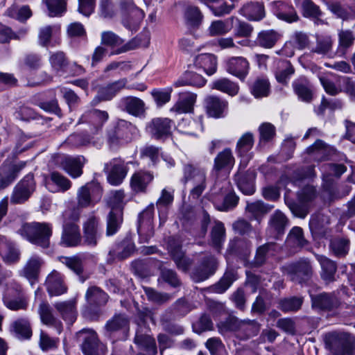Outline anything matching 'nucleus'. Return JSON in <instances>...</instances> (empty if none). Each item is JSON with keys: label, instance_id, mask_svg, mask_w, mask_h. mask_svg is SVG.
Masks as SVG:
<instances>
[{"label": "nucleus", "instance_id": "nucleus-26", "mask_svg": "<svg viewBox=\"0 0 355 355\" xmlns=\"http://www.w3.org/2000/svg\"><path fill=\"white\" fill-rule=\"evenodd\" d=\"M46 286L50 295H60L67 291V286L63 283L60 273L53 271L46 280Z\"/></svg>", "mask_w": 355, "mask_h": 355}, {"label": "nucleus", "instance_id": "nucleus-24", "mask_svg": "<svg viewBox=\"0 0 355 355\" xmlns=\"http://www.w3.org/2000/svg\"><path fill=\"white\" fill-rule=\"evenodd\" d=\"M76 300L73 298L67 301L58 302L53 306L63 320L72 324L76 319Z\"/></svg>", "mask_w": 355, "mask_h": 355}, {"label": "nucleus", "instance_id": "nucleus-36", "mask_svg": "<svg viewBox=\"0 0 355 355\" xmlns=\"http://www.w3.org/2000/svg\"><path fill=\"white\" fill-rule=\"evenodd\" d=\"M38 313L43 324L48 326H55L60 329L61 322L54 316L52 308L47 302H42L40 304Z\"/></svg>", "mask_w": 355, "mask_h": 355}, {"label": "nucleus", "instance_id": "nucleus-53", "mask_svg": "<svg viewBox=\"0 0 355 355\" xmlns=\"http://www.w3.org/2000/svg\"><path fill=\"white\" fill-rule=\"evenodd\" d=\"M333 40L329 35H319L317 36L316 46L313 49V52L326 55L332 49Z\"/></svg>", "mask_w": 355, "mask_h": 355}, {"label": "nucleus", "instance_id": "nucleus-25", "mask_svg": "<svg viewBox=\"0 0 355 355\" xmlns=\"http://www.w3.org/2000/svg\"><path fill=\"white\" fill-rule=\"evenodd\" d=\"M0 254L3 260L10 264L17 262L20 257V253L14 244L3 236H0Z\"/></svg>", "mask_w": 355, "mask_h": 355}, {"label": "nucleus", "instance_id": "nucleus-19", "mask_svg": "<svg viewBox=\"0 0 355 355\" xmlns=\"http://www.w3.org/2000/svg\"><path fill=\"white\" fill-rule=\"evenodd\" d=\"M207 114L214 118H223L228 110V102L216 96H209L206 99Z\"/></svg>", "mask_w": 355, "mask_h": 355}, {"label": "nucleus", "instance_id": "nucleus-14", "mask_svg": "<svg viewBox=\"0 0 355 355\" xmlns=\"http://www.w3.org/2000/svg\"><path fill=\"white\" fill-rule=\"evenodd\" d=\"M85 163L86 159L83 156L61 157L62 170L72 178H78L83 175V168Z\"/></svg>", "mask_w": 355, "mask_h": 355}, {"label": "nucleus", "instance_id": "nucleus-37", "mask_svg": "<svg viewBox=\"0 0 355 355\" xmlns=\"http://www.w3.org/2000/svg\"><path fill=\"white\" fill-rule=\"evenodd\" d=\"M125 110L135 116H140L145 112L144 102L137 97L129 96L123 100Z\"/></svg>", "mask_w": 355, "mask_h": 355}, {"label": "nucleus", "instance_id": "nucleus-33", "mask_svg": "<svg viewBox=\"0 0 355 355\" xmlns=\"http://www.w3.org/2000/svg\"><path fill=\"white\" fill-rule=\"evenodd\" d=\"M195 64L199 68H202L207 74H213L217 67V59L214 54L202 53L196 56Z\"/></svg>", "mask_w": 355, "mask_h": 355}, {"label": "nucleus", "instance_id": "nucleus-39", "mask_svg": "<svg viewBox=\"0 0 355 355\" xmlns=\"http://www.w3.org/2000/svg\"><path fill=\"white\" fill-rule=\"evenodd\" d=\"M270 90V85L268 80L263 77H259L252 83L250 92L257 98L266 97Z\"/></svg>", "mask_w": 355, "mask_h": 355}, {"label": "nucleus", "instance_id": "nucleus-46", "mask_svg": "<svg viewBox=\"0 0 355 355\" xmlns=\"http://www.w3.org/2000/svg\"><path fill=\"white\" fill-rule=\"evenodd\" d=\"M49 180L57 187V191L65 192L69 190L72 185L69 179L57 171L50 173Z\"/></svg>", "mask_w": 355, "mask_h": 355}, {"label": "nucleus", "instance_id": "nucleus-29", "mask_svg": "<svg viewBox=\"0 0 355 355\" xmlns=\"http://www.w3.org/2000/svg\"><path fill=\"white\" fill-rule=\"evenodd\" d=\"M144 17V12L135 5L130 3L128 8L126 16L123 19V25L128 29L133 31L137 28Z\"/></svg>", "mask_w": 355, "mask_h": 355}, {"label": "nucleus", "instance_id": "nucleus-2", "mask_svg": "<svg viewBox=\"0 0 355 355\" xmlns=\"http://www.w3.org/2000/svg\"><path fill=\"white\" fill-rule=\"evenodd\" d=\"M331 355H355V336L345 331H331L324 336Z\"/></svg>", "mask_w": 355, "mask_h": 355}, {"label": "nucleus", "instance_id": "nucleus-11", "mask_svg": "<svg viewBox=\"0 0 355 355\" xmlns=\"http://www.w3.org/2000/svg\"><path fill=\"white\" fill-rule=\"evenodd\" d=\"M154 214V205L151 204L139 216L138 233L144 242L148 243L153 236L152 220Z\"/></svg>", "mask_w": 355, "mask_h": 355}, {"label": "nucleus", "instance_id": "nucleus-32", "mask_svg": "<svg viewBox=\"0 0 355 355\" xmlns=\"http://www.w3.org/2000/svg\"><path fill=\"white\" fill-rule=\"evenodd\" d=\"M175 128V123L168 118L153 119L147 125V130L152 133H171Z\"/></svg>", "mask_w": 355, "mask_h": 355}, {"label": "nucleus", "instance_id": "nucleus-61", "mask_svg": "<svg viewBox=\"0 0 355 355\" xmlns=\"http://www.w3.org/2000/svg\"><path fill=\"white\" fill-rule=\"evenodd\" d=\"M236 279L234 272L232 271L225 273L223 278L212 287V290L218 293H224Z\"/></svg>", "mask_w": 355, "mask_h": 355}, {"label": "nucleus", "instance_id": "nucleus-1", "mask_svg": "<svg viewBox=\"0 0 355 355\" xmlns=\"http://www.w3.org/2000/svg\"><path fill=\"white\" fill-rule=\"evenodd\" d=\"M17 233L30 243L47 248L50 245L52 225L46 223H25L17 230Z\"/></svg>", "mask_w": 355, "mask_h": 355}, {"label": "nucleus", "instance_id": "nucleus-21", "mask_svg": "<svg viewBox=\"0 0 355 355\" xmlns=\"http://www.w3.org/2000/svg\"><path fill=\"white\" fill-rule=\"evenodd\" d=\"M99 236L98 220L95 216H91L84 225V243L88 246H96Z\"/></svg>", "mask_w": 355, "mask_h": 355}, {"label": "nucleus", "instance_id": "nucleus-4", "mask_svg": "<svg viewBox=\"0 0 355 355\" xmlns=\"http://www.w3.org/2000/svg\"><path fill=\"white\" fill-rule=\"evenodd\" d=\"M77 338L82 340L81 349L85 355H105V346L99 342L94 331L83 329L77 333Z\"/></svg>", "mask_w": 355, "mask_h": 355}, {"label": "nucleus", "instance_id": "nucleus-38", "mask_svg": "<svg viewBox=\"0 0 355 355\" xmlns=\"http://www.w3.org/2000/svg\"><path fill=\"white\" fill-rule=\"evenodd\" d=\"M241 14L249 20L259 21L264 16L263 6L258 2L248 3L241 9Z\"/></svg>", "mask_w": 355, "mask_h": 355}, {"label": "nucleus", "instance_id": "nucleus-48", "mask_svg": "<svg viewBox=\"0 0 355 355\" xmlns=\"http://www.w3.org/2000/svg\"><path fill=\"white\" fill-rule=\"evenodd\" d=\"M354 36L349 31H341L338 34V46L337 53L340 55H344L346 51L354 43Z\"/></svg>", "mask_w": 355, "mask_h": 355}, {"label": "nucleus", "instance_id": "nucleus-17", "mask_svg": "<svg viewBox=\"0 0 355 355\" xmlns=\"http://www.w3.org/2000/svg\"><path fill=\"white\" fill-rule=\"evenodd\" d=\"M315 257L321 267L320 277L325 284L335 282L337 271L336 263L323 255L316 254Z\"/></svg>", "mask_w": 355, "mask_h": 355}, {"label": "nucleus", "instance_id": "nucleus-58", "mask_svg": "<svg viewBox=\"0 0 355 355\" xmlns=\"http://www.w3.org/2000/svg\"><path fill=\"white\" fill-rule=\"evenodd\" d=\"M346 80L347 78L342 77L337 79L336 83H334L329 78L324 77L320 78V83L322 85L325 92L327 94L333 96L336 95L341 92L340 83L341 81H345Z\"/></svg>", "mask_w": 355, "mask_h": 355}, {"label": "nucleus", "instance_id": "nucleus-41", "mask_svg": "<svg viewBox=\"0 0 355 355\" xmlns=\"http://www.w3.org/2000/svg\"><path fill=\"white\" fill-rule=\"evenodd\" d=\"M234 164V158L230 148H225L219 153L214 159V170L220 171L225 168L232 167Z\"/></svg>", "mask_w": 355, "mask_h": 355}, {"label": "nucleus", "instance_id": "nucleus-47", "mask_svg": "<svg viewBox=\"0 0 355 355\" xmlns=\"http://www.w3.org/2000/svg\"><path fill=\"white\" fill-rule=\"evenodd\" d=\"M273 208V206L264 204L261 201L248 203L246 210L251 214V216L256 220L268 213Z\"/></svg>", "mask_w": 355, "mask_h": 355}, {"label": "nucleus", "instance_id": "nucleus-12", "mask_svg": "<svg viewBox=\"0 0 355 355\" xmlns=\"http://www.w3.org/2000/svg\"><path fill=\"white\" fill-rule=\"evenodd\" d=\"M217 261L213 256L205 257L192 272V278L196 282H202L212 275L217 268Z\"/></svg>", "mask_w": 355, "mask_h": 355}, {"label": "nucleus", "instance_id": "nucleus-55", "mask_svg": "<svg viewBox=\"0 0 355 355\" xmlns=\"http://www.w3.org/2000/svg\"><path fill=\"white\" fill-rule=\"evenodd\" d=\"M3 302L7 308L12 311L26 310L28 306L27 299L24 295H19L15 298L6 296Z\"/></svg>", "mask_w": 355, "mask_h": 355}, {"label": "nucleus", "instance_id": "nucleus-63", "mask_svg": "<svg viewBox=\"0 0 355 355\" xmlns=\"http://www.w3.org/2000/svg\"><path fill=\"white\" fill-rule=\"evenodd\" d=\"M55 29V26L49 25L40 28L38 33V42L40 45L42 46H48L50 45Z\"/></svg>", "mask_w": 355, "mask_h": 355}, {"label": "nucleus", "instance_id": "nucleus-34", "mask_svg": "<svg viewBox=\"0 0 355 355\" xmlns=\"http://www.w3.org/2000/svg\"><path fill=\"white\" fill-rule=\"evenodd\" d=\"M123 222L122 209L119 207H112L107 216V236L114 234L119 229Z\"/></svg>", "mask_w": 355, "mask_h": 355}, {"label": "nucleus", "instance_id": "nucleus-59", "mask_svg": "<svg viewBox=\"0 0 355 355\" xmlns=\"http://www.w3.org/2000/svg\"><path fill=\"white\" fill-rule=\"evenodd\" d=\"M172 92L173 89L171 87L162 89H155L151 92V95L156 105L162 107L170 101Z\"/></svg>", "mask_w": 355, "mask_h": 355}, {"label": "nucleus", "instance_id": "nucleus-16", "mask_svg": "<svg viewBox=\"0 0 355 355\" xmlns=\"http://www.w3.org/2000/svg\"><path fill=\"white\" fill-rule=\"evenodd\" d=\"M127 83L126 78H121L106 86L100 87L93 101L98 103L102 101L111 100L121 89L125 87Z\"/></svg>", "mask_w": 355, "mask_h": 355}, {"label": "nucleus", "instance_id": "nucleus-20", "mask_svg": "<svg viewBox=\"0 0 355 355\" xmlns=\"http://www.w3.org/2000/svg\"><path fill=\"white\" fill-rule=\"evenodd\" d=\"M256 173L254 170L247 171H239L234 177V180L239 189L244 194L252 195L254 192V180Z\"/></svg>", "mask_w": 355, "mask_h": 355}, {"label": "nucleus", "instance_id": "nucleus-9", "mask_svg": "<svg viewBox=\"0 0 355 355\" xmlns=\"http://www.w3.org/2000/svg\"><path fill=\"white\" fill-rule=\"evenodd\" d=\"M26 165V162L12 164L8 161H5L0 166V191L11 184Z\"/></svg>", "mask_w": 355, "mask_h": 355}, {"label": "nucleus", "instance_id": "nucleus-49", "mask_svg": "<svg viewBox=\"0 0 355 355\" xmlns=\"http://www.w3.org/2000/svg\"><path fill=\"white\" fill-rule=\"evenodd\" d=\"M231 29L232 26L228 24L227 21L215 20L207 28V33L209 36L215 37L226 35Z\"/></svg>", "mask_w": 355, "mask_h": 355}, {"label": "nucleus", "instance_id": "nucleus-10", "mask_svg": "<svg viewBox=\"0 0 355 355\" xmlns=\"http://www.w3.org/2000/svg\"><path fill=\"white\" fill-rule=\"evenodd\" d=\"M311 299L312 306L322 311H334L340 306V301L335 292L311 295Z\"/></svg>", "mask_w": 355, "mask_h": 355}, {"label": "nucleus", "instance_id": "nucleus-30", "mask_svg": "<svg viewBox=\"0 0 355 355\" xmlns=\"http://www.w3.org/2000/svg\"><path fill=\"white\" fill-rule=\"evenodd\" d=\"M11 333L20 340H28L32 336V329L27 319L20 318L14 321L10 326Z\"/></svg>", "mask_w": 355, "mask_h": 355}, {"label": "nucleus", "instance_id": "nucleus-35", "mask_svg": "<svg viewBox=\"0 0 355 355\" xmlns=\"http://www.w3.org/2000/svg\"><path fill=\"white\" fill-rule=\"evenodd\" d=\"M260 326L255 320H241L236 337L241 340H247L256 336Z\"/></svg>", "mask_w": 355, "mask_h": 355}, {"label": "nucleus", "instance_id": "nucleus-7", "mask_svg": "<svg viewBox=\"0 0 355 355\" xmlns=\"http://www.w3.org/2000/svg\"><path fill=\"white\" fill-rule=\"evenodd\" d=\"M127 165L128 163L120 158H114L105 164L104 171L110 184L118 186L123 182L128 171Z\"/></svg>", "mask_w": 355, "mask_h": 355}, {"label": "nucleus", "instance_id": "nucleus-15", "mask_svg": "<svg viewBox=\"0 0 355 355\" xmlns=\"http://www.w3.org/2000/svg\"><path fill=\"white\" fill-rule=\"evenodd\" d=\"M249 69V62L243 57H231L226 61L227 71L241 80H243L247 76Z\"/></svg>", "mask_w": 355, "mask_h": 355}, {"label": "nucleus", "instance_id": "nucleus-64", "mask_svg": "<svg viewBox=\"0 0 355 355\" xmlns=\"http://www.w3.org/2000/svg\"><path fill=\"white\" fill-rule=\"evenodd\" d=\"M287 242L296 246H304L306 241L304 238L302 229L299 227H293L288 234Z\"/></svg>", "mask_w": 355, "mask_h": 355}, {"label": "nucleus", "instance_id": "nucleus-60", "mask_svg": "<svg viewBox=\"0 0 355 355\" xmlns=\"http://www.w3.org/2000/svg\"><path fill=\"white\" fill-rule=\"evenodd\" d=\"M331 249L339 257H345L349 251V241L345 239H336L331 241Z\"/></svg>", "mask_w": 355, "mask_h": 355}, {"label": "nucleus", "instance_id": "nucleus-51", "mask_svg": "<svg viewBox=\"0 0 355 355\" xmlns=\"http://www.w3.org/2000/svg\"><path fill=\"white\" fill-rule=\"evenodd\" d=\"M240 320L234 316L227 317L224 321L220 322L218 324V329L220 334H224L229 331H234L237 335L239 326L241 324Z\"/></svg>", "mask_w": 355, "mask_h": 355}, {"label": "nucleus", "instance_id": "nucleus-22", "mask_svg": "<svg viewBox=\"0 0 355 355\" xmlns=\"http://www.w3.org/2000/svg\"><path fill=\"white\" fill-rule=\"evenodd\" d=\"M43 264V260L38 256H32L26 262L20 272V275L26 278L31 284H33L38 279L40 268Z\"/></svg>", "mask_w": 355, "mask_h": 355}, {"label": "nucleus", "instance_id": "nucleus-50", "mask_svg": "<svg viewBox=\"0 0 355 355\" xmlns=\"http://www.w3.org/2000/svg\"><path fill=\"white\" fill-rule=\"evenodd\" d=\"M302 303L303 297H291L279 300L278 307L284 312L296 311L301 308Z\"/></svg>", "mask_w": 355, "mask_h": 355}, {"label": "nucleus", "instance_id": "nucleus-6", "mask_svg": "<svg viewBox=\"0 0 355 355\" xmlns=\"http://www.w3.org/2000/svg\"><path fill=\"white\" fill-rule=\"evenodd\" d=\"M35 190L33 175L29 173L21 180L14 187L10 196L12 204H22L29 199Z\"/></svg>", "mask_w": 355, "mask_h": 355}, {"label": "nucleus", "instance_id": "nucleus-44", "mask_svg": "<svg viewBox=\"0 0 355 355\" xmlns=\"http://www.w3.org/2000/svg\"><path fill=\"white\" fill-rule=\"evenodd\" d=\"M294 68L287 60L279 61L275 72V77L279 83L286 84L290 77L294 73Z\"/></svg>", "mask_w": 355, "mask_h": 355}, {"label": "nucleus", "instance_id": "nucleus-57", "mask_svg": "<svg viewBox=\"0 0 355 355\" xmlns=\"http://www.w3.org/2000/svg\"><path fill=\"white\" fill-rule=\"evenodd\" d=\"M50 17L61 15L66 11L67 0H44Z\"/></svg>", "mask_w": 355, "mask_h": 355}, {"label": "nucleus", "instance_id": "nucleus-45", "mask_svg": "<svg viewBox=\"0 0 355 355\" xmlns=\"http://www.w3.org/2000/svg\"><path fill=\"white\" fill-rule=\"evenodd\" d=\"M279 38V35L272 31H263L259 33L257 43L264 48H272Z\"/></svg>", "mask_w": 355, "mask_h": 355}, {"label": "nucleus", "instance_id": "nucleus-8", "mask_svg": "<svg viewBox=\"0 0 355 355\" xmlns=\"http://www.w3.org/2000/svg\"><path fill=\"white\" fill-rule=\"evenodd\" d=\"M286 270L291 279L299 284L308 281L313 273L311 264L306 259L288 265Z\"/></svg>", "mask_w": 355, "mask_h": 355}, {"label": "nucleus", "instance_id": "nucleus-3", "mask_svg": "<svg viewBox=\"0 0 355 355\" xmlns=\"http://www.w3.org/2000/svg\"><path fill=\"white\" fill-rule=\"evenodd\" d=\"M79 212L76 209L69 208L62 215V243L67 246H76L80 243V234L76 222L79 219Z\"/></svg>", "mask_w": 355, "mask_h": 355}, {"label": "nucleus", "instance_id": "nucleus-18", "mask_svg": "<svg viewBox=\"0 0 355 355\" xmlns=\"http://www.w3.org/2000/svg\"><path fill=\"white\" fill-rule=\"evenodd\" d=\"M168 248L177 267L182 270H187L192 264V261L184 255L181 245L176 243L174 239H171L168 242Z\"/></svg>", "mask_w": 355, "mask_h": 355}, {"label": "nucleus", "instance_id": "nucleus-56", "mask_svg": "<svg viewBox=\"0 0 355 355\" xmlns=\"http://www.w3.org/2000/svg\"><path fill=\"white\" fill-rule=\"evenodd\" d=\"M49 62L52 69L56 72L64 71L68 65L65 55L62 51L52 53L49 58Z\"/></svg>", "mask_w": 355, "mask_h": 355}, {"label": "nucleus", "instance_id": "nucleus-27", "mask_svg": "<svg viewBox=\"0 0 355 355\" xmlns=\"http://www.w3.org/2000/svg\"><path fill=\"white\" fill-rule=\"evenodd\" d=\"M109 114L106 111L97 109L91 110L83 116V120L88 121L94 126V130H101L104 123L108 120Z\"/></svg>", "mask_w": 355, "mask_h": 355}, {"label": "nucleus", "instance_id": "nucleus-31", "mask_svg": "<svg viewBox=\"0 0 355 355\" xmlns=\"http://www.w3.org/2000/svg\"><path fill=\"white\" fill-rule=\"evenodd\" d=\"M287 225V218L282 211L277 210L270 216L268 230L277 237L284 233Z\"/></svg>", "mask_w": 355, "mask_h": 355}, {"label": "nucleus", "instance_id": "nucleus-52", "mask_svg": "<svg viewBox=\"0 0 355 355\" xmlns=\"http://www.w3.org/2000/svg\"><path fill=\"white\" fill-rule=\"evenodd\" d=\"M135 343L142 349L150 352L153 354L157 353L155 339L148 335L137 334L135 338Z\"/></svg>", "mask_w": 355, "mask_h": 355}, {"label": "nucleus", "instance_id": "nucleus-43", "mask_svg": "<svg viewBox=\"0 0 355 355\" xmlns=\"http://www.w3.org/2000/svg\"><path fill=\"white\" fill-rule=\"evenodd\" d=\"M225 237V228L221 222H216L211 231V245L220 252Z\"/></svg>", "mask_w": 355, "mask_h": 355}, {"label": "nucleus", "instance_id": "nucleus-28", "mask_svg": "<svg viewBox=\"0 0 355 355\" xmlns=\"http://www.w3.org/2000/svg\"><path fill=\"white\" fill-rule=\"evenodd\" d=\"M108 298L107 294L96 286L89 287L85 293V300L92 306H104Z\"/></svg>", "mask_w": 355, "mask_h": 355}, {"label": "nucleus", "instance_id": "nucleus-5", "mask_svg": "<svg viewBox=\"0 0 355 355\" xmlns=\"http://www.w3.org/2000/svg\"><path fill=\"white\" fill-rule=\"evenodd\" d=\"M183 171L184 181L192 180L194 184L193 188L190 191V196L194 199H198L206 188L205 171L191 164H186Z\"/></svg>", "mask_w": 355, "mask_h": 355}, {"label": "nucleus", "instance_id": "nucleus-40", "mask_svg": "<svg viewBox=\"0 0 355 355\" xmlns=\"http://www.w3.org/2000/svg\"><path fill=\"white\" fill-rule=\"evenodd\" d=\"M153 179V175L149 173H136L132 176L130 186L136 192L144 191Z\"/></svg>", "mask_w": 355, "mask_h": 355}, {"label": "nucleus", "instance_id": "nucleus-42", "mask_svg": "<svg viewBox=\"0 0 355 355\" xmlns=\"http://www.w3.org/2000/svg\"><path fill=\"white\" fill-rule=\"evenodd\" d=\"M212 88L226 93L232 96H236L239 91L238 84L226 78H220L213 82Z\"/></svg>", "mask_w": 355, "mask_h": 355}, {"label": "nucleus", "instance_id": "nucleus-54", "mask_svg": "<svg viewBox=\"0 0 355 355\" xmlns=\"http://www.w3.org/2000/svg\"><path fill=\"white\" fill-rule=\"evenodd\" d=\"M276 248L275 243H267L260 246L256 253L254 261L257 265H262L269 255L273 254Z\"/></svg>", "mask_w": 355, "mask_h": 355}, {"label": "nucleus", "instance_id": "nucleus-13", "mask_svg": "<svg viewBox=\"0 0 355 355\" xmlns=\"http://www.w3.org/2000/svg\"><path fill=\"white\" fill-rule=\"evenodd\" d=\"M98 193V197L101 195V191L98 186L93 183H87L80 187L77 191V205L78 208H86L90 206L94 201L95 193Z\"/></svg>", "mask_w": 355, "mask_h": 355}, {"label": "nucleus", "instance_id": "nucleus-23", "mask_svg": "<svg viewBox=\"0 0 355 355\" xmlns=\"http://www.w3.org/2000/svg\"><path fill=\"white\" fill-rule=\"evenodd\" d=\"M196 94L185 92L180 93L179 99L171 108V111L178 114L192 112L196 101Z\"/></svg>", "mask_w": 355, "mask_h": 355}, {"label": "nucleus", "instance_id": "nucleus-62", "mask_svg": "<svg viewBox=\"0 0 355 355\" xmlns=\"http://www.w3.org/2000/svg\"><path fill=\"white\" fill-rule=\"evenodd\" d=\"M101 44L114 49L121 46L123 40L112 31H104L101 33Z\"/></svg>", "mask_w": 355, "mask_h": 355}]
</instances>
